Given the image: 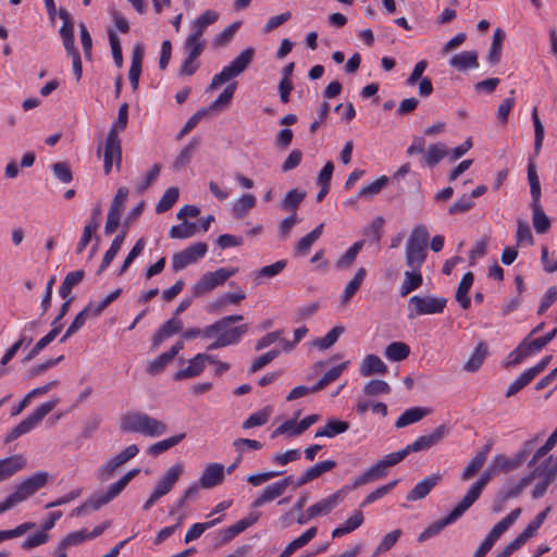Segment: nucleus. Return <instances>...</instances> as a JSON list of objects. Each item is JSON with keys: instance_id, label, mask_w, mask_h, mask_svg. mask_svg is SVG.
Returning <instances> with one entry per match:
<instances>
[{"instance_id": "f257e3e1", "label": "nucleus", "mask_w": 557, "mask_h": 557, "mask_svg": "<svg viewBox=\"0 0 557 557\" xmlns=\"http://www.w3.org/2000/svg\"><path fill=\"white\" fill-rule=\"evenodd\" d=\"M140 469L134 468L120 478L116 482L110 484L106 491L92 494L85 503L74 508L72 517H81L87 509L98 510L116 498L127 486V484L139 474Z\"/></svg>"}, {"instance_id": "f03ea898", "label": "nucleus", "mask_w": 557, "mask_h": 557, "mask_svg": "<svg viewBox=\"0 0 557 557\" xmlns=\"http://www.w3.org/2000/svg\"><path fill=\"white\" fill-rule=\"evenodd\" d=\"M121 429L125 432L139 433L148 437L163 435L168 428L160 421L144 412H129L121 419Z\"/></svg>"}, {"instance_id": "7ed1b4c3", "label": "nucleus", "mask_w": 557, "mask_h": 557, "mask_svg": "<svg viewBox=\"0 0 557 557\" xmlns=\"http://www.w3.org/2000/svg\"><path fill=\"white\" fill-rule=\"evenodd\" d=\"M246 332V324L232 326L221 319L203 329V337L215 338V341L208 346L209 350H213L237 344Z\"/></svg>"}, {"instance_id": "20e7f679", "label": "nucleus", "mask_w": 557, "mask_h": 557, "mask_svg": "<svg viewBox=\"0 0 557 557\" xmlns=\"http://www.w3.org/2000/svg\"><path fill=\"white\" fill-rule=\"evenodd\" d=\"M429 231L425 225L418 224L411 231L406 243L405 261L409 269L423 265L428 255Z\"/></svg>"}, {"instance_id": "39448f33", "label": "nucleus", "mask_w": 557, "mask_h": 557, "mask_svg": "<svg viewBox=\"0 0 557 557\" xmlns=\"http://www.w3.org/2000/svg\"><path fill=\"white\" fill-rule=\"evenodd\" d=\"M253 55V48L244 49L228 65L212 77L208 91L215 90L221 85L240 75L252 62Z\"/></svg>"}, {"instance_id": "423d86ee", "label": "nucleus", "mask_w": 557, "mask_h": 557, "mask_svg": "<svg viewBox=\"0 0 557 557\" xmlns=\"http://www.w3.org/2000/svg\"><path fill=\"white\" fill-rule=\"evenodd\" d=\"M447 305V299L435 295H414L408 300L409 320H413L421 315L440 314L444 311Z\"/></svg>"}, {"instance_id": "0eeeda50", "label": "nucleus", "mask_w": 557, "mask_h": 557, "mask_svg": "<svg viewBox=\"0 0 557 557\" xmlns=\"http://www.w3.org/2000/svg\"><path fill=\"white\" fill-rule=\"evenodd\" d=\"M58 404L59 399L55 398L38 406L32 414L22 420L16 426H14L11 431L8 432L4 442L11 443L21 437L22 435L33 431L35 428L39 425V423L45 419V417L57 407Z\"/></svg>"}, {"instance_id": "6e6552de", "label": "nucleus", "mask_w": 557, "mask_h": 557, "mask_svg": "<svg viewBox=\"0 0 557 557\" xmlns=\"http://www.w3.org/2000/svg\"><path fill=\"white\" fill-rule=\"evenodd\" d=\"M183 473V463L177 462L171 466L154 485L150 496L144 503L143 509L149 510L161 497L168 495Z\"/></svg>"}, {"instance_id": "1a4fd4ad", "label": "nucleus", "mask_w": 557, "mask_h": 557, "mask_svg": "<svg viewBox=\"0 0 557 557\" xmlns=\"http://www.w3.org/2000/svg\"><path fill=\"white\" fill-rule=\"evenodd\" d=\"M238 272L237 268L224 267L213 272L205 273L193 286V297H201L211 293L216 287L223 286L225 282Z\"/></svg>"}, {"instance_id": "9d476101", "label": "nucleus", "mask_w": 557, "mask_h": 557, "mask_svg": "<svg viewBox=\"0 0 557 557\" xmlns=\"http://www.w3.org/2000/svg\"><path fill=\"white\" fill-rule=\"evenodd\" d=\"M521 511V508H516L508 516L497 522L484 537L472 557H485L502 535L518 520Z\"/></svg>"}, {"instance_id": "9b49d317", "label": "nucleus", "mask_w": 557, "mask_h": 557, "mask_svg": "<svg viewBox=\"0 0 557 557\" xmlns=\"http://www.w3.org/2000/svg\"><path fill=\"white\" fill-rule=\"evenodd\" d=\"M48 472H35L34 474L18 483L15 486V490L10 494V497L12 498L15 505H18L28 499L29 497H32L40 488H42L48 483Z\"/></svg>"}, {"instance_id": "f8f14e48", "label": "nucleus", "mask_w": 557, "mask_h": 557, "mask_svg": "<svg viewBox=\"0 0 557 557\" xmlns=\"http://www.w3.org/2000/svg\"><path fill=\"white\" fill-rule=\"evenodd\" d=\"M299 412L296 413L295 418L288 419L284 421L280 426H277L273 433L272 437H277L280 435H286L288 437H297L306 432L312 424L317 423L320 420L319 414H310L305 417L302 420L297 421Z\"/></svg>"}, {"instance_id": "ddd939ff", "label": "nucleus", "mask_w": 557, "mask_h": 557, "mask_svg": "<svg viewBox=\"0 0 557 557\" xmlns=\"http://www.w3.org/2000/svg\"><path fill=\"white\" fill-rule=\"evenodd\" d=\"M208 251V246L205 243H196L188 246L186 249L176 252L172 257V268L174 271H181L191 263L202 259Z\"/></svg>"}, {"instance_id": "4468645a", "label": "nucleus", "mask_w": 557, "mask_h": 557, "mask_svg": "<svg viewBox=\"0 0 557 557\" xmlns=\"http://www.w3.org/2000/svg\"><path fill=\"white\" fill-rule=\"evenodd\" d=\"M348 487H342L333 494L318 500L307 509L308 518H317L331 513L346 497Z\"/></svg>"}, {"instance_id": "2eb2a0df", "label": "nucleus", "mask_w": 557, "mask_h": 557, "mask_svg": "<svg viewBox=\"0 0 557 557\" xmlns=\"http://www.w3.org/2000/svg\"><path fill=\"white\" fill-rule=\"evenodd\" d=\"M122 163V146L121 139L114 134H108L104 151H103V171L109 174L112 171L113 164L120 169Z\"/></svg>"}, {"instance_id": "dca6fc26", "label": "nucleus", "mask_w": 557, "mask_h": 557, "mask_svg": "<svg viewBox=\"0 0 557 557\" xmlns=\"http://www.w3.org/2000/svg\"><path fill=\"white\" fill-rule=\"evenodd\" d=\"M467 509L458 503L454 509L444 518H441L430 524L418 537L419 542H424L435 535H437L444 528L449 524H453L457 519H459Z\"/></svg>"}, {"instance_id": "f3484780", "label": "nucleus", "mask_w": 557, "mask_h": 557, "mask_svg": "<svg viewBox=\"0 0 557 557\" xmlns=\"http://www.w3.org/2000/svg\"><path fill=\"white\" fill-rule=\"evenodd\" d=\"M448 433V428L444 424L435 428L430 434L419 436L406 446L408 455L416 451H422L430 449L431 447L438 444L445 435Z\"/></svg>"}, {"instance_id": "a211bd4d", "label": "nucleus", "mask_w": 557, "mask_h": 557, "mask_svg": "<svg viewBox=\"0 0 557 557\" xmlns=\"http://www.w3.org/2000/svg\"><path fill=\"white\" fill-rule=\"evenodd\" d=\"M496 473L497 472L493 467L490 466L480 479L469 487L468 492L459 503L468 510L479 499L483 488Z\"/></svg>"}, {"instance_id": "6ab92c4d", "label": "nucleus", "mask_w": 557, "mask_h": 557, "mask_svg": "<svg viewBox=\"0 0 557 557\" xmlns=\"http://www.w3.org/2000/svg\"><path fill=\"white\" fill-rule=\"evenodd\" d=\"M260 518L259 512H251L246 518L220 531L221 544H226L244 532L246 529L255 524Z\"/></svg>"}, {"instance_id": "aec40b11", "label": "nucleus", "mask_w": 557, "mask_h": 557, "mask_svg": "<svg viewBox=\"0 0 557 557\" xmlns=\"http://www.w3.org/2000/svg\"><path fill=\"white\" fill-rule=\"evenodd\" d=\"M219 13L214 10L205 11L190 22V33L188 36L197 39H203V34L207 28L213 25L219 20Z\"/></svg>"}, {"instance_id": "412c9836", "label": "nucleus", "mask_w": 557, "mask_h": 557, "mask_svg": "<svg viewBox=\"0 0 557 557\" xmlns=\"http://www.w3.org/2000/svg\"><path fill=\"white\" fill-rule=\"evenodd\" d=\"M224 466L218 462L209 463L200 479L199 484L202 488H212L220 485L224 481Z\"/></svg>"}, {"instance_id": "4be33fe9", "label": "nucleus", "mask_w": 557, "mask_h": 557, "mask_svg": "<svg viewBox=\"0 0 557 557\" xmlns=\"http://www.w3.org/2000/svg\"><path fill=\"white\" fill-rule=\"evenodd\" d=\"M25 467L26 458L20 454L0 459V483L9 480Z\"/></svg>"}, {"instance_id": "5701e85b", "label": "nucleus", "mask_w": 557, "mask_h": 557, "mask_svg": "<svg viewBox=\"0 0 557 557\" xmlns=\"http://www.w3.org/2000/svg\"><path fill=\"white\" fill-rule=\"evenodd\" d=\"M336 467L335 460H324L308 468L295 483V488L306 485Z\"/></svg>"}, {"instance_id": "b1692460", "label": "nucleus", "mask_w": 557, "mask_h": 557, "mask_svg": "<svg viewBox=\"0 0 557 557\" xmlns=\"http://www.w3.org/2000/svg\"><path fill=\"white\" fill-rule=\"evenodd\" d=\"M442 480L441 474H431L419 481L414 487L407 494V500L416 502L424 498Z\"/></svg>"}, {"instance_id": "393cba45", "label": "nucleus", "mask_w": 557, "mask_h": 557, "mask_svg": "<svg viewBox=\"0 0 557 557\" xmlns=\"http://www.w3.org/2000/svg\"><path fill=\"white\" fill-rule=\"evenodd\" d=\"M184 348L183 342L175 343L169 351H165L149 362L147 371L154 375L160 373Z\"/></svg>"}, {"instance_id": "a878e982", "label": "nucleus", "mask_w": 557, "mask_h": 557, "mask_svg": "<svg viewBox=\"0 0 557 557\" xmlns=\"http://www.w3.org/2000/svg\"><path fill=\"white\" fill-rule=\"evenodd\" d=\"M423 284L421 269L414 268L405 271L404 280L399 286L401 297L408 296L410 293L419 289Z\"/></svg>"}, {"instance_id": "bb28decb", "label": "nucleus", "mask_w": 557, "mask_h": 557, "mask_svg": "<svg viewBox=\"0 0 557 557\" xmlns=\"http://www.w3.org/2000/svg\"><path fill=\"white\" fill-rule=\"evenodd\" d=\"M387 372V366L376 355H367L359 367V373L361 376L368 377L374 374H385Z\"/></svg>"}, {"instance_id": "cd10ccee", "label": "nucleus", "mask_w": 557, "mask_h": 557, "mask_svg": "<svg viewBox=\"0 0 557 557\" xmlns=\"http://www.w3.org/2000/svg\"><path fill=\"white\" fill-rule=\"evenodd\" d=\"M432 412L428 407H411L406 409L396 420L395 428L401 429L410 424L421 421L424 417Z\"/></svg>"}, {"instance_id": "c85d7f7f", "label": "nucleus", "mask_w": 557, "mask_h": 557, "mask_svg": "<svg viewBox=\"0 0 557 557\" xmlns=\"http://www.w3.org/2000/svg\"><path fill=\"white\" fill-rule=\"evenodd\" d=\"M388 471L381 461L379 460L376 463L371 466L369 469H367L364 472H362L360 475H358L354 482H352V488H357L359 486L366 485L368 483L377 481L380 479H383L387 475Z\"/></svg>"}, {"instance_id": "c756f323", "label": "nucleus", "mask_w": 557, "mask_h": 557, "mask_svg": "<svg viewBox=\"0 0 557 557\" xmlns=\"http://www.w3.org/2000/svg\"><path fill=\"white\" fill-rule=\"evenodd\" d=\"M363 521V512L359 509L354 510L343 524L332 531V537L337 539L354 532L362 525Z\"/></svg>"}, {"instance_id": "7c9ffc66", "label": "nucleus", "mask_w": 557, "mask_h": 557, "mask_svg": "<svg viewBox=\"0 0 557 557\" xmlns=\"http://www.w3.org/2000/svg\"><path fill=\"white\" fill-rule=\"evenodd\" d=\"M449 65L458 71L478 69V53L475 51H462L460 53L454 54L449 59Z\"/></svg>"}, {"instance_id": "2f4dec72", "label": "nucleus", "mask_w": 557, "mask_h": 557, "mask_svg": "<svg viewBox=\"0 0 557 557\" xmlns=\"http://www.w3.org/2000/svg\"><path fill=\"white\" fill-rule=\"evenodd\" d=\"M348 429V422L338 419H329L322 428H319L315 431L314 437L333 438L339 434L345 433Z\"/></svg>"}, {"instance_id": "473e14b6", "label": "nucleus", "mask_w": 557, "mask_h": 557, "mask_svg": "<svg viewBox=\"0 0 557 557\" xmlns=\"http://www.w3.org/2000/svg\"><path fill=\"white\" fill-rule=\"evenodd\" d=\"M183 329V322L180 319L172 318L163 323L159 330L153 335V346L158 347L160 344L171 337L172 335L178 333Z\"/></svg>"}, {"instance_id": "72a5a7b5", "label": "nucleus", "mask_w": 557, "mask_h": 557, "mask_svg": "<svg viewBox=\"0 0 557 557\" xmlns=\"http://www.w3.org/2000/svg\"><path fill=\"white\" fill-rule=\"evenodd\" d=\"M318 533V528L312 527L305 531L300 536L293 540L278 555V557H290L295 552L305 547L312 541Z\"/></svg>"}, {"instance_id": "f704fd0d", "label": "nucleus", "mask_w": 557, "mask_h": 557, "mask_svg": "<svg viewBox=\"0 0 557 557\" xmlns=\"http://www.w3.org/2000/svg\"><path fill=\"white\" fill-rule=\"evenodd\" d=\"M323 223L319 224L309 234L301 237L295 246L294 253L297 257H305L309 253L312 245L320 238L323 233Z\"/></svg>"}, {"instance_id": "c9c22d12", "label": "nucleus", "mask_w": 557, "mask_h": 557, "mask_svg": "<svg viewBox=\"0 0 557 557\" xmlns=\"http://www.w3.org/2000/svg\"><path fill=\"white\" fill-rule=\"evenodd\" d=\"M257 198L252 194H243L236 199L231 207V211L234 218L243 219L248 212L256 207Z\"/></svg>"}, {"instance_id": "e433bc0d", "label": "nucleus", "mask_w": 557, "mask_h": 557, "mask_svg": "<svg viewBox=\"0 0 557 557\" xmlns=\"http://www.w3.org/2000/svg\"><path fill=\"white\" fill-rule=\"evenodd\" d=\"M367 275V271L364 268H359L355 273L354 277L348 282L343 294L341 296L342 304H348L351 298L356 295V293L361 287Z\"/></svg>"}, {"instance_id": "4c0bfd02", "label": "nucleus", "mask_w": 557, "mask_h": 557, "mask_svg": "<svg viewBox=\"0 0 557 557\" xmlns=\"http://www.w3.org/2000/svg\"><path fill=\"white\" fill-rule=\"evenodd\" d=\"M449 154V150L443 143L430 145L424 152L423 161L426 166L434 168L438 162Z\"/></svg>"}, {"instance_id": "58836bf2", "label": "nucleus", "mask_w": 557, "mask_h": 557, "mask_svg": "<svg viewBox=\"0 0 557 557\" xmlns=\"http://www.w3.org/2000/svg\"><path fill=\"white\" fill-rule=\"evenodd\" d=\"M201 355L197 354L193 359L189 360L188 366L186 368L178 370L174 374V380L181 381L200 375L205 370V366L201 362Z\"/></svg>"}, {"instance_id": "ea45409f", "label": "nucleus", "mask_w": 557, "mask_h": 557, "mask_svg": "<svg viewBox=\"0 0 557 557\" xmlns=\"http://www.w3.org/2000/svg\"><path fill=\"white\" fill-rule=\"evenodd\" d=\"M487 356V345L484 342H480L470 358L463 366V370L473 373L480 369Z\"/></svg>"}, {"instance_id": "a19ab883", "label": "nucleus", "mask_w": 557, "mask_h": 557, "mask_svg": "<svg viewBox=\"0 0 557 557\" xmlns=\"http://www.w3.org/2000/svg\"><path fill=\"white\" fill-rule=\"evenodd\" d=\"M532 224L537 234H545L550 228V220L541 203H531Z\"/></svg>"}, {"instance_id": "79ce46f5", "label": "nucleus", "mask_w": 557, "mask_h": 557, "mask_svg": "<svg viewBox=\"0 0 557 557\" xmlns=\"http://www.w3.org/2000/svg\"><path fill=\"white\" fill-rule=\"evenodd\" d=\"M474 277L472 272H467L457 288L456 300L459 302L462 309H468L471 305V300L468 297V293L473 284Z\"/></svg>"}, {"instance_id": "37998d69", "label": "nucleus", "mask_w": 557, "mask_h": 557, "mask_svg": "<svg viewBox=\"0 0 557 557\" xmlns=\"http://www.w3.org/2000/svg\"><path fill=\"white\" fill-rule=\"evenodd\" d=\"M283 495V492L280 490V487L276 485V483H272L267 485L258 497H256L252 503V508H260L263 505L273 502L274 499L281 497Z\"/></svg>"}, {"instance_id": "c03bdc74", "label": "nucleus", "mask_w": 557, "mask_h": 557, "mask_svg": "<svg viewBox=\"0 0 557 557\" xmlns=\"http://www.w3.org/2000/svg\"><path fill=\"white\" fill-rule=\"evenodd\" d=\"M141 64H143V51L140 47H136L132 53V64L128 71V78L132 85V88L136 90L138 88L139 76L141 73Z\"/></svg>"}, {"instance_id": "a18cd8bd", "label": "nucleus", "mask_w": 557, "mask_h": 557, "mask_svg": "<svg viewBox=\"0 0 557 557\" xmlns=\"http://www.w3.org/2000/svg\"><path fill=\"white\" fill-rule=\"evenodd\" d=\"M490 451V446H485L481 451H479L468 463V466L463 469L461 474V479L463 481H468L471 479L484 465L487 454Z\"/></svg>"}, {"instance_id": "49530a36", "label": "nucleus", "mask_w": 557, "mask_h": 557, "mask_svg": "<svg viewBox=\"0 0 557 557\" xmlns=\"http://www.w3.org/2000/svg\"><path fill=\"white\" fill-rule=\"evenodd\" d=\"M84 276L85 273L83 270H77L67 273L59 288V295L61 296V298L67 299L69 297H71V292L73 287L79 284L83 281Z\"/></svg>"}, {"instance_id": "de8ad7c7", "label": "nucleus", "mask_w": 557, "mask_h": 557, "mask_svg": "<svg viewBox=\"0 0 557 557\" xmlns=\"http://www.w3.org/2000/svg\"><path fill=\"white\" fill-rule=\"evenodd\" d=\"M410 354V348L406 343L393 342L386 346L384 356L393 362L405 360Z\"/></svg>"}, {"instance_id": "09e8293b", "label": "nucleus", "mask_w": 557, "mask_h": 557, "mask_svg": "<svg viewBox=\"0 0 557 557\" xmlns=\"http://www.w3.org/2000/svg\"><path fill=\"white\" fill-rule=\"evenodd\" d=\"M126 236V231L121 232L119 235L115 236V238L112 240L110 248L106 251L102 262L99 267L98 273H101L104 271L110 263L113 261L117 252L120 251L124 239Z\"/></svg>"}, {"instance_id": "8fccbe9b", "label": "nucleus", "mask_w": 557, "mask_h": 557, "mask_svg": "<svg viewBox=\"0 0 557 557\" xmlns=\"http://www.w3.org/2000/svg\"><path fill=\"white\" fill-rule=\"evenodd\" d=\"M246 298L245 293L238 289L235 293H225L208 306V311L213 312L226 305H237Z\"/></svg>"}, {"instance_id": "3c124183", "label": "nucleus", "mask_w": 557, "mask_h": 557, "mask_svg": "<svg viewBox=\"0 0 557 557\" xmlns=\"http://www.w3.org/2000/svg\"><path fill=\"white\" fill-rule=\"evenodd\" d=\"M516 244L518 247H531L534 238L529 223L524 220L517 221Z\"/></svg>"}, {"instance_id": "603ef678", "label": "nucleus", "mask_w": 557, "mask_h": 557, "mask_svg": "<svg viewBox=\"0 0 557 557\" xmlns=\"http://www.w3.org/2000/svg\"><path fill=\"white\" fill-rule=\"evenodd\" d=\"M348 363H349L348 361L342 362V363L333 367L329 371H326L323 374V376L319 380V382L312 386V392H319L322 388H324L326 385H329L330 383L337 380L341 376V374L344 372V370L348 367Z\"/></svg>"}, {"instance_id": "864d4df0", "label": "nucleus", "mask_w": 557, "mask_h": 557, "mask_svg": "<svg viewBox=\"0 0 557 557\" xmlns=\"http://www.w3.org/2000/svg\"><path fill=\"white\" fill-rule=\"evenodd\" d=\"M345 327L343 325H336L326 333L323 337H319L313 341L312 345L320 350H325L332 347L339 336L344 333Z\"/></svg>"}, {"instance_id": "5fc2aeb1", "label": "nucleus", "mask_w": 557, "mask_h": 557, "mask_svg": "<svg viewBox=\"0 0 557 557\" xmlns=\"http://www.w3.org/2000/svg\"><path fill=\"white\" fill-rule=\"evenodd\" d=\"M273 412V408L271 406H265L261 410L251 413L243 423L244 429H251L256 426L264 425L271 414Z\"/></svg>"}, {"instance_id": "6e6d98bb", "label": "nucleus", "mask_w": 557, "mask_h": 557, "mask_svg": "<svg viewBox=\"0 0 557 557\" xmlns=\"http://www.w3.org/2000/svg\"><path fill=\"white\" fill-rule=\"evenodd\" d=\"M528 181L530 184L531 203H541V184L536 173L535 163L530 161L528 164Z\"/></svg>"}, {"instance_id": "4d7b16f0", "label": "nucleus", "mask_w": 557, "mask_h": 557, "mask_svg": "<svg viewBox=\"0 0 557 557\" xmlns=\"http://www.w3.org/2000/svg\"><path fill=\"white\" fill-rule=\"evenodd\" d=\"M505 38V33L497 28L494 32L493 40L487 53V60L491 64H497L502 57V48H503V41Z\"/></svg>"}, {"instance_id": "13d9d810", "label": "nucleus", "mask_w": 557, "mask_h": 557, "mask_svg": "<svg viewBox=\"0 0 557 557\" xmlns=\"http://www.w3.org/2000/svg\"><path fill=\"white\" fill-rule=\"evenodd\" d=\"M552 360V356H546L542 358L535 366L523 371L518 379L527 386L531 383L540 373H542L546 367L549 364Z\"/></svg>"}, {"instance_id": "bf43d9fd", "label": "nucleus", "mask_w": 557, "mask_h": 557, "mask_svg": "<svg viewBox=\"0 0 557 557\" xmlns=\"http://www.w3.org/2000/svg\"><path fill=\"white\" fill-rule=\"evenodd\" d=\"M552 360V356H546L542 358L535 366L523 371L518 379L527 386L531 383L540 373H542L546 367L549 364Z\"/></svg>"}, {"instance_id": "052dcab7", "label": "nucleus", "mask_w": 557, "mask_h": 557, "mask_svg": "<svg viewBox=\"0 0 557 557\" xmlns=\"http://www.w3.org/2000/svg\"><path fill=\"white\" fill-rule=\"evenodd\" d=\"M184 437H185V434L181 433V434L168 437L158 443H154L151 446H149L148 454H150L152 456H158V455L169 450L170 448L176 446L177 444H180L184 440Z\"/></svg>"}, {"instance_id": "680f3d73", "label": "nucleus", "mask_w": 557, "mask_h": 557, "mask_svg": "<svg viewBox=\"0 0 557 557\" xmlns=\"http://www.w3.org/2000/svg\"><path fill=\"white\" fill-rule=\"evenodd\" d=\"M388 184V177L385 175H382L374 182L361 187L358 191L359 198H372L381 193V190L386 187Z\"/></svg>"}, {"instance_id": "e2e57ef3", "label": "nucleus", "mask_w": 557, "mask_h": 557, "mask_svg": "<svg viewBox=\"0 0 557 557\" xmlns=\"http://www.w3.org/2000/svg\"><path fill=\"white\" fill-rule=\"evenodd\" d=\"M399 482H400L399 479H395V480L388 482L387 484L379 486L377 488H375L374 491H372L364 497V499L361 503V506L366 507V506L376 502L377 499L384 497L385 495L391 493Z\"/></svg>"}, {"instance_id": "0e129e2a", "label": "nucleus", "mask_w": 557, "mask_h": 557, "mask_svg": "<svg viewBox=\"0 0 557 557\" xmlns=\"http://www.w3.org/2000/svg\"><path fill=\"white\" fill-rule=\"evenodd\" d=\"M236 83L228 84L225 89L219 95V97L211 103L209 110L215 111V110H222L224 108H227L234 97L235 90H236Z\"/></svg>"}, {"instance_id": "69168bd1", "label": "nucleus", "mask_w": 557, "mask_h": 557, "mask_svg": "<svg viewBox=\"0 0 557 557\" xmlns=\"http://www.w3.org/2000/svg\"><path fill=\"white\" fill-rule=\"evenodd\" d=\"M401 534L403 532L400 529L393 530L385 534L379 545L375 547L372 557H376L380 554L389 550L398 542Z\"/></svg>"}, {"instance_id": "338daca9", "label": "nucleus", "mask_w": 557, "mask_h": 557, "mask_svg": "<svg viewBox=\"0 0 557 557\" xmlns=\"http://www.w3.org/2000/svg\"><path fill=\"white\" fill-rule=\"evenodd\" d=\"M240 26V22H234L233 24L228 25L225 29H223L221 33L216 34L212 39V46L215 48L224 47L228 45L234 36L237 29Z\"/></svg>"}, {"instance_id": "774afa93", "label": "nucleus", "mask_w": 557, "mask_h": 557, "mask_svg": "<svg viewBox=\"0 0 557 557\" xmlns=\"http://www.w3.org/2000/svg\"><path fill=\"white\" fill-rule=\"evenodd\" d=\"M198 145V140L193 138L188 145H186L180 152V154L176 157L175 161L173 162V169L175 171L181 170L185 165H187L194 154V151Z\"/></svg>"}]
</instances>
